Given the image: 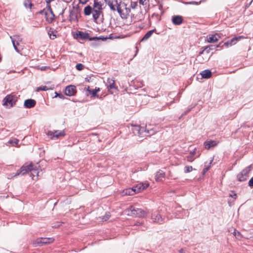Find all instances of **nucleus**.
<instances>
[{
  "instance_id": "obj_1",
  "label": "nucleus",
  "mask_w": 253,
  "mask_h": 253,
  "mask_svg": "<svg viewBox=\"0 0 253 253\" xmlns=\"http://www.w3.org/2000/svg\"><path fill=\"white\" fill-rule=\"evenodd\" d=\"M124 212L128 216L138 217H144L147 214L146 211L140 208H136L133 206H131L125 210Z\"/></svg>"
},
{
  "instance_id": "obj_2",
  "label": "nucleus",
  "mask_w": 253,
  "mask_h": 253,
  "mask_svg": "<svg viewBox=\"0 0 253 253\" xmlns=\"http://www.w3.org/2000/svg\"><path fill=\"white\" fill-rule=\"evenodd\" d=\"M132 131L134 135H137L141 137H143L145 136L144 133L146 134L148 133V131H146L145 128L141 127L139 125L132 126Z\"/></svg>"
},
{
  "instance_id": "obj_3",
  "label": "nucleus",
  "mask_w": 253,
  "mask_h": 253,
  "mask_svg": "<svg viewBox=\"0 0 253 253\" xmlns=\"http://www.w3.org/2000/svg\"><path fill=\"white\" fill-rule=\"evenodd\" d=\"M251 170V166L246 167L243 169L237 175V178L239 181H244L247 179L249 176V173Z\"/></svg>"
},
{
  "instance_id": "obj_4",
  "label": "nucleus",
  "mask_w": 253,
  "mask_h": 253,
  "mask_svg": "<svg viewBox=\"0 0 253 253\" xmlns=\"http://www.w3.org/2000/svg\"><path fill=\"white\" fill-rule=\"evenodd\" d=\"M54 239L53 238H38L33 243L35 247L42 246L43 245L50 244L53 242Z\"/></svg>"
},
{
  "instance_id": "obj_5",
  "label": "nucleus",
  "mask_w": 253,
  "mask_h": 253,
  "mask_svg": "<svg viewBox=\"0 0 253 253\" xmlns=\"http://www.w3.org/2000/svg\"><path fill=\"white\" fill-rule=\"evenodd\" d=\"M149 185V183H139L131 188L132 190L133 194L134 195L140 192L141 190H143L147 188Z\"/></svg>"
},
{
  "instance_id": "obj_6",
  "label": "nucleus",
  "mask_w": 253,
  "mask_h": 253,
  "mask_svg": "<svg viewBox=\"0 0 253 253\" xmlns=\"http://www.w3.org/2000/svg\"><path fill=\"white\" fill-rule=\"evenodd\" d=\"M14 96L12 95H6L3 99V105L4 106H9V107L13 106L15 103L16 100H14Z\"/></svg>"
},
{
  "instance_id": "obj_7",
  "label": "nucleus",
  "mask_w": 253,
  "mask_h": 253,
  "mask_svg": "<svg viewBox=\"0 0 253 253\" xmlns=\"http://www.w3.org/2000/svg\"><path fill=\"white\" fill-rule=\"evenodd\" d=\"M107 88L108 91L111 94L116 93L118 90V87L115 84V81L113 79H108V80Z\"/></svg>"
},
{
  "instance_id": "obj_8",
  "label": "nucleus",
  "mask_w": 253,
  "mask_h": 253,
  "mask_svg": "<svg viewBox=\"0 0 253 253\" xmlns=\"http://www.w3.org/2000/svg\"><path fill=\"white\" fill-rule=\"evenodd\" d=\"M74 38L76 39H80L82 40H86L91 39L89 34L86 32H84L81 31H78L76 34L74 35Z\"/></svg>"
},
{
  "instance_id": "obj_9",
  "label": "nucleus",
  "mask_w": 253,
  "mask_h": 253,
  "mask_svg": "<svg viewBox=\"0 0 253 253\" xmlns=\"http://www.w3.org/2000/svg\"><path fill=\"white\" fill-rule=\"evenodd\" d=\"M46 8L49 12H47L45 13V18L47 22L51 23L54 20L55 15L53 13L50 5L46 6Z\"/></svg>"
},
{
  "instance_id": "obj_10",
  "label": "nucleus",
  "mask_w": 253,
  "mask_h": 253,
  "mask_svg": "<svg viewBox=\"0 0 253 253\" xmlns=\"http://www.w3.org/2000/svg\"><path fill=\"white\" fill-rule=\"evenodd\" d=\"M93 12L92 16L94 21H96L99 17L101 14H103L102 6H96L94 5H93Z\"/></svg>"
},
{
  "instance_id": "obj_11",
  "label": "nucleus",
  "mask_w": 253,
  "mask_h": 253,
  "mask_svg": "<svg viewBox=\"0 0 253 253\" xmlns=\"http://www.w3.org/2000/svg\"><path fill=\"white\" fill-rule=\"evenodd\" d=\"M33 167V165L31 163L29 165H23L20 169L17 170L15 175H18L20 174H22V175H24L27 172L30 171V170L32 169V167Z\"/></svg>"
},
{
  "instance_id": "obj_12",
  "label": "nucleus",
  "mask_w": 253,
  "mask_h": 253,
  "mask_svg": "<svg viewBox=\"0 0 253 253\" xmlns=\"http://www.w3.org/2000/svg\"><path fill=\"white\" fill-rule=\"evenodd\" d=\"M77 93L76 86L74 85H69L65 88V94L67 96H74Z\"/></svg>"
},
{
  "instance_id": "obj_13",
  "label": "nucleus",
  "mask_w": 253,
  "mask_h": 253,
  "mask_svg": "<svg viewBox=\"0 0 253 253\" xmlns=\"http://www.w3.org/2000/svg\"><path fill=\"white\" fill-rule=\"evenodd\" d=\"M151 219L154 222H157L160 224L164 222L165 219L159 214L158 211H155L152 213Z\"/></svg>"
},
{
  "instance_id": "obj_14",
  "label": "nucleus",
  "mask_w": 253,
  "mask_h": 253,
  "mask_svg": "<svg viewBox=\"0 0 253 253\" xmlns=\"http://www.w3.org/2000/svg\"><path fill=\"white\" fill-rule=\"evenodd\" d=\"M245 37L242 36L235 37L232 39L231 40L225 42L224 43V45L227 47H228L229 46H231L236 44V43L241 39H243Z\"/></svg>"
},
{
  "instance_id": "obj_15",
  "label": "nucleus",
  "mask_w": 253,
  "mask_h": 253,
  "mask_svg": "<svg viewBox=\"0 0 253 253\" xmlns=\"http://www.w3.org/2000/svg\"><path fill=\"white\" fill-rule=\"evenodd\" d=\"M48 135L50 136L51 139L54 138H59L60 136H63L65 135L64 130H55L54 131H48Z\"/></svg>"
},
{
  "instance_id": "obj_16",
  "label": "nucleus",
  "mask_w": 253,
  "mask_h": 253,
  "mask_svg": "<svg viewBox=\"0 0 253 253\" xmlns=\"http://www.w3.org/2000/svg\"><path fill=\"white\" fill-rule=\"evenodd\" d=\"M36 101L33 99H28L25 100L24 103V106L26 108H32L35 106Z\"/></svg>"
},
{
  "instance_id": "obj_17",
  "label": "nucleus",
  "mask_w": 253,
  "mask_h": 253,
  "mask_svg": "<svg viewBox=\"0 0 253 253\" xmlns=\"http://www.w3.org/2000/svg\"><path fill=\"white\" fill-rule=\"evenodd\" d=\"M156 31V29H153L150 30L148 31L145 35L143 36V37L140 40V42H144L145 41H147L148 39H149L152 35L153 34V33Z\"/></svg>"
},
{
  "instance_id": "obj_18",
  "label": "nucleus",
  "mask_w": 253,
  "mask_h": 253,
  "mask_svg": "<svg viewBox=\"0 0 253 253\" xmlns=\"http://www.w3.org/2000/svg\"><path fill=\"white\" fill-rule=\"evenodd\" d=\"M165 172L162 170H159L155 175V179L157 181H160L162 180V179L164 178Z\"/></svg>"
},
{
  "instance_id": "obj_19",
  "label": "nucleus",
  "mask_w": 253,
  "mask_h": 253,
  "mask_svg": "<svg viewBox=\"0 0 253 253\" xmlns=\"http://www.w3.org/2000/svg\"><path fill=\"white\" fill-rule=\"evenodd\" d=\"M220 38V36L218 34H215L214 35L210 36L208 39V41L209 42L213 43L217 42Z\"/></svg>"
},
{
  "instance_id": "obj_20",
  "label": "nucleus",
  "mask_w": 253,
  "mask_h": 253,
  "mask_svg": "<svg viewBox=\"0 0 253 253\" xmlns=\"http://www.w3.org/2000/svg\"><path fill=\"white\" fill-rule=\"evenodd\" d=\"M115 4H116V10L118 11L119 14H120V16H122L123 15V10L121 8V4L122 1H120V2H118V0H115Z\"/></svg>"
},
{
  "instance_id": "obj_21",
  "label": "nucleus",
  "mask_w": 253,
  "mask_h": 253,
  "mask_svg": "<svg viewBox=\"0 0 253 253\" xmlns=\"http://www.w3.org/2000/svg\"><path fill=\"white\" fill-rule=\"evenodd\" d=\"M69 20L72 21H78L77 14L73 10L70 11Z\"/></svg>"
},
{
  "instance_id": "obj_22",
  "label": "nucleus",
  "mask_w": 253,
  "mask_h": 253,
  "mask_svg": "<svg viewBox=\"0 0 253 253\" xmlns=\"http://www.w3.org/2000/svg\"><path fill=\"white\" fill-rule=\"evenodd\" d=\"M217 143L215 141L211 140L209 141H206L204 143L205 147L206 149H209L211 147L215 146L217 145Z\"/></svg>"
},
{
  "instance_id": "obj_23",
  "label": "nucleus",
  "mask_w": 253,
  "mask_h": 253,
  "mask_svg": "<svg viewBox=\"0 0 253 253\" xmlns=\"http://www.w3.org/2000/svg\"><path fill=\"white\" fill-rule=\"evenodd\" d=\"M122 4L125 7V12H123V15L121 16V17L123 19H126L127 18L129 13L130 12V9L126 7V4L125 2H123Z\"/></svg>"
},
{
  "instance_id": "obj_24",
  "label": "nucleus",
  "mask_w": 253,
  "mask_h": 253,
  "mask_svg": "<svg viewBox=\"0 0 253 253\" xmlns=\"http://www.w3.org/2000/svg\"><path fill=\"white\" fill-rule=\"evenodd\" d=\"M93 7H91L89 5L85 6L84 10V14L85 16L90 15L93 12Z\"/></svg>"
},
{
  "instance_id": "obj_25",
  "label": "nucleus",
  "mask_w": 253,
  "mask_h": 253,
  "mask_svg": "<svg viewBox=\"0 0 253 253\" xmlns=\"http://www.w3.org/2000/svg\"><path fill=\"white\" fill-rule=\"evenodd\" d=\"M106 2L112 11H116V4L115 0H108V1H106Z\"/></svg>"
},
{
  "instance_id": "obj_26",
  "label": "nucleus",
  "mask_w": 253,
  "mask_h": 253,
  "mask_svg": "<svg viewBox=\"0 0 253 253\" xmlns=\"http://www.w3.org/2000/svg\"><path fill=\"white\" fill-rule=\"evenodd\" d=\"M202 77L205 79H209L211 76V72L209 70H205L201 73Z\"/></svg>"
},
{
  "instance_id": "obj_27",
  "label": "nucleus",
  "mask_w": 253,
  "mask_h": 253,
  "mask_svg": "<svg viewBox=\"0 0 253 253\" xmlns=\"http://www.w3.org/2000/svg\"><path fill=\"white\" fill-rule=\"evenodd\" d=\"M54 32L57 33V32L56 31H53L51 28H49V30H47L48 34L51 40H54L56 38V35L54 34Z\"/></svg>"
},
{
  "instance_id": "obj_28",
  "label": "nucleus",
  "mask_w": 253,
  "mask_h": 253,
  "mask_svg": "<svg viewBox=\"0 0 253 253\" xmlns=\"http://www.w3.org/2000/svg\"><path fill=\"white\" fill-rule=\"evenodd\" d=\"M11 41H13L17 42V44H19V42H21L22 40V39L19 35H14L13 36H10V37Z\"/></svg>"
},
{
  "instance_id": "obj_29",
  "label": "nucleus",
  "mask_w": 253,
  "mask_h": 253,
  "mask_svg": "<svg viewBox=\"0 0 253 253\" xmlns=\"http://www.w3.org/2000/svg\"><path fill=\"white\" fill-rule=\"evenodd\" d=\"M182 16L179 15L175 16V25H180L183 22Z\"/></svg>"
},
{
  "instance_id": "obj_30",
  "label": "nucleus",
  "mask_w": 253,
  "mask_h": 253,
  "mask_svg": "<svg viewBox=\"0 0 253 253\" xmlns=\"http://www.w3.org/2000/svg\"><path fill=\"white\" fill-rule=\"evenodd\" d=\"M24 5L25 7L31 9L33 6V4L32 3L31 0H24Z\"/></svg>"
},
{
  "instance_id": "obj_31",
  "label": "nucleus",
  "mask_w": 253,
  "mask_h": 253,
  "mask_svg": "<svg viewBox=\"0 0 253 253\" xmlns=\"http://www.w3.org/2000/svg\"><path fill=\"white\" fill-rule=\"evenodd\" d=\"M107 39V37H104V36H100V37H91V39H89L90 41H97L99 40H101L102 41H105Z\"/></svg>"
},
{
  "instance_id": "obj_32",
  "label": "nucleus",
  "mask_w": 253,
  "mask_h": 253,
  "mask_svg": "<svg viewBox=\"0 0 253 253\" xmlns=\"http://www.w3.org/2000/svg\"><path fill=\"white\" fill-rule=\"evenodd\" d=\"M36 167L35 168L34 166L32 167V169L31 170H30V172H31V176L32 177V178L34 179V177L36 175H38L39 172L37 171V169H36Z\"/></svg>"
},
{
  "instance_id": "obj_33",
  "label": "nucleus",
  "mask_w": 253,
  "mask_h": 253,
  "mask_svg": "<svg viewBox=\"0 0 253 253\" xmlns=\"http://www.w3.org/2000/svg\"><path fill=\"white\" fill-rule=\"evenodd\" d=\"M111 216V214L110 212H106L105 214L102 216V219L103 221H107Z\"/></svg>"
},
{
  "instance_id": "obj_34",
  "label": "nucleus",
  "mask_w": 253,
  "mask_h": 253,
  "mask_svg": "<svg viewBox=\"0 0 253 253\" xmlns=\"http://www.w3.org/2000/svg\"><path fill=\"white\" fill-rule=\"evenodd\" d=\"M55 96H54V97H58L59 98H61V99H67V98H66L64 95L62 94L61 93H58L57 92H55Z\"/></svg>"
},
{
  "instance_id": "obj_35",
  "label": "nucleus",
  "mask_w": 253,
  "mask_h": 253,
  "mask_svg": "<svg viewBox=\"0 0 253 253\" xmlns=\"http://www.w3.org/2000/svg\"><path fill=\"white\" fill-rule=\"evenodd\" d=\"M48 89H49V88L46 86H39V87H37L36 89V91H40L41 90L46 91Z\"/></svg>"
},
{
  "instance_id": "obj_36",
  "label": "nucleus",
  "mask_w": 253,
  "mask_h": 253,
  "mask_svg": "<svg viewBox=\"0 0 253 253\" xmlns=\"http://www.w3.org/2000/svg\"><path fill=\"white\" fill-rule=\"evenodd\" d=\"M124 192H125V194L127 195H133L132 190H131L130 188L126 189Z\"/></svg>"
},
{
  "instance_id": "obj_37",
  "label": "nucleus",
  "mask_w": 253,
  "mask_h": 253,
  "mask_svg": "<svg viewBox=\"0 0 253 253\" xmlns=\"http://www.w3.org/2000/svg\"><path fill=\"white\" fill-rule=\"evenodd\" d=\"M193 170V168L192 166H185L184 168V172L185 173H188L191 172Z\"/></svg>"
},
{
  "instance_id": "obj_38",
  "label": "nucleus",
  "mask_w": 253,
  "mask_h": 253,
  "mask_svg": "<svg viewBox=\"0 0 253 253\" xmlns=\"http://www.w3.org/2000/svg\"><path fill=\"white\" fill-rule=\"evenodd\" d=\"M84 65H83L81 63H78L76 66V69L78 71L82 70L84 68Z\"/></svg>"
},
{
  "instance_id": "obj_39",
  "label": "nucleus",
  "mask_w": 253,
  "mask_h": 253,
  "mask_svg": "<svg viewBox=\"0 0 253 253\" xmlns=\"http://www.w3.org/2000/svg\"><path fill=\"white\" fill-rule=\"evenodd\" d=\"M89 93L90 94H91V97H98V95L97 94H96L95 93V91H94V89H91L89 92Z\"/></svg>"
},
{
  "instance_id": "obj_40",
  "label": "nucleus",
  "mask_w": 253,
  "mask_h": 253,
  "mask_svg": "<svg viewBox=\"0 0 253 253\" xmlns=\"http://www.w3.org/2000/svg\"><path fill=\"white\" fill-rule=\"evenodd\" d=\"M12 41V44H13V46L14 48V49L18 52H20V50L17 47V45L18 44H17V42L13 41Z\"/></svg>"
},
{
  "instance_id": "obj_41",
  "label": "nucleus",
  "mask_w": 253,
  "mask_h": 253,
  "mask_svg": "<svg viewBox=\"0 0 253 253\" xmlns=\"http://www.w3.org/2000/svg\"><path fill=\"white\" fill-rule=\"evenodd\" d=\"M195 158H194V156L189 155L187 157V161L189 162H192L194 160Z\"/></svg>"
},
{
  "instance_id": "obj_42",
  "label": "nucleus",
  "mask_w": 253,
  "mask_h": 253,
  "mask_svg": "<svg viewBox=\"0 0 253 253\" xmlns=\"http://www.w3.org/2000/svg\"><path fill=\"white\" fill-rule=\"evenodd\" d=\"M137 5V2H132V1L131 2L130 7L132 9L135 8Z\"/></svg>"
},
{
  "instance_id": "obj_43",
  "label": "nucleus",
  "mask_w": 253,
  "mask_h": 253,
  "mask_svg": "<svg viewBox=\"0 0 253 253\" xmlns=\"http://www.w3.org/2000/svg\"><path fill=\"white\" fill-rule=\"evenodd\" d=\"M248 184L251 187H253V177L249 180Z\"/></svg>"
},
{
  "instance_id": "obj_44",
  "label": "nucleus",
  "mask_w": 253,
  "mask_h": 253,
  "mask_svg": "<svg viewBox=\"0 0 253 253\" xmlns=\"http://www.w3.org/2000/svg\"><path fill=\"white\" fill-rule=\"evenodd\" d=\"M234 235L237 238L241 236V233L239 232H236V231H234Z\"/></svg>"
},
{
  "instance_id": "obj_45",
  "label": "nucleus",
  "mask_w": 253,
  "mask_h": 253,
  "mask_svg": "<svg viewBox=\"0 0 253 253\" xmlns=\"http://www.w3.org/2000/svg\"><path fill=\"white\" fill-rule=\"evenodd\" d=\"M47 12V11H46V10L45 9H43L40 11L39 12V13L40 14H44V15H45V13H46Z\"/></svg>"
},
{
  "instance_id": "obj_46",
  "label": "nucleus",
  "mask_w": 253,
  "mask_h": 253,
  "mask_svg": "<svg viewBox=\"0 0 253 253\" xmlns=\"http://www.w3.org/2000/svg\"><path fill=\"white\" fill-rule=\"evenodd\" d=\"M142 222H140L139 221H136L134 224V226H139V225H141L142 224Z\"/></svg>"
},
{
  "instance_id": "obj_47",
  "label": "nucleus",
  "mask_w": 253,
  "mask_h": 253,
  "mask_svg": "<svg viewBox=\"0 0 253 253\" xmlns=\"http://www.w3.org/2000/svg\"><path fill=\"white\" fill-rule=\"evenodd\" d=\"M90 79H91V77H90L87 76L85 78V82L89 83V82H90Z\"/></svg>"
},
{
  "instance_id": "obj_48",
  "label": "nucleus",
  "mask_w": 253,
  "mask_h": 253,
  "mask_svg": "<svg viewBox=\"0 0 253 253\" xmlns=\"http://www.w3.org/2000/svg\"><path fill=\"white\" fill-rule=\"evenodd\" d=\"M196 149H195L193 151L190 152V155L194 156L196 154Z\"/></svg>"
},
{
  "instance_id": "obj_49",
  "label": "nucleus",
  "mask_w": 253,
  "mask_h": 253,
  "mask_svg": "<svg viewBox=\"0 0 253 253\" xmlns=\"http://www.w3.org/2000/svg\"><path fill=\"white\" fill-rule=\"evenodd\" d=\"M49 68L47 66H42L41 68V70L42 71H44V70H45L46 69Z\"/></svg>"
},
{
  "instance_id": "obj_50",
  "label": "nucleus",
  "mask_w": 253,
  "mask_h": 253,
  "mask_svg": "<svg viewBox=\"0 0 253 253\" xmlns=\"http://www.w3.org/2000/svg\"><path fill=\"white\" fill-rule=\"evenodd\" d=\"M100 89L99 87H98V88L96 87L95 89H94V91H95L96 94H97V92L100 91Z\"/></svg>"
},
{
  "instance_id": "obj_51",
  "label": "nucleus",
  "mask_w": 253,
  "mask_h": 253,
  "mask_svg": "<svg viewBox=\"0 0 253 253\" xmlns=\"http://www.w3.org/2000/svg\"><path fill=\"white\" fill-rule=\"evenodd\" d=\"M146 0H139V1L140 4H142V5H144V1H145Z\"/></svg>"
},
{
  "instance_id": "obj_52",
  "label": "nucleus",
  "mask_w": 253,
  "mask_h": 253,
  "mask_svg": "<svg viewBox=\"0 0 253 253\" xmlns=\"http://www.w3.org/2000/svg\"><path fill=\"white\" fill-rule=\"evenodd\" d=\"M84 89H86V90L88 92L91 90L89 86H88L87 88L85 87Z\"/></svg>"
},
{
  "instance_id": "obj_53",
  "label": "nucleus",
  "mask_w": 253,
  "mask_h": 253,
  "mask_svg": "<svg viewBox=\"0 0 253 253\" xmlns=\"http://www.w3.org/2000/svg\"><path fill=\"white\" fill-rule=\"evenodd\" d=\"M88 0H84V1H82L81 0H80V2H81L82 4H84L86 3Z\"/></svg>"
},
{
  "instance_id": "obj_54",
  "label": "nucleus",
  "mask_w": 253,
  "mask_h": 253,
  "mask_svg": "<svg viewBox=\"0 0 253 253\" xmlns=\"http://www.w3.org/2000/svg\"><path fill=\"white\" fill-rule=\"evenodd\" d=\"M171 22L173 24H174V15L171 17Z\"/></svg>"
},
{
  "instance_id": "obj_55",
  "label": "nucleus",
  "mask_w": 253,
  "mask_h": 253,
  "mask_svg": "<svg viewBox=\"0 0 253 253\" xmlns=\"http://www.w3.org/2000/svg\"><path fill=\"white\" fill-rule=\"evenodd\" d=\"M208 170V169H203V172L204 173H205L206 172H207V171Z\"/></svg>"
},
{
  "instance_id": "obj_56",
  "label": "nucleus",
  "mask_w": 253,
  "mask_h": 253,
  "mask_svg": "<svg viewBox=\"0 0 253 253\" xmlns=\"http://www.w3.org/2000/svg\"><path fill=\"white\" fill-rule=\"evenodd\" d=\"M65 9H63L62 11V12L60 13V15H62L63 13L64 12Z\"/></svg>"
},
{
  "instance_id": "obj_57",
  "label": "nucleus",
  "mask_w": 253,
  "mask_h": 253,
  "mask_svg": "<svg viewBox=\"0 0 253 253\" xmlns=\"http://www.w3.org/2000/svg\"><path fill=\"white\" fill-rule=\"evenodd\" d=\"M136 53H135V54L134 55V56H136V53H137L138 50V48H137V47H136Z\"/></svg>"
},
{
  "instance_id": "obj_58",
  "label": "nucleus",
  "mask_w": 253,
  "mask_h": 253,
  "mask_svg": "<svg viewBox=\"0 0 253 253\" xmlns=\"http://www.w3.org/2000/svg\"><path fill=\"white\" fill-rule=\"evenodd\" d=\"M179 252L180 253H182L183 252V249H181V250H180L179 251Z\"/></svg>"
},
{
  "instance_id": "obj_59",
  "label": "nucleus",
  "mask_w": 253,
  "mask_h": 253,
  "mask_svg": "<svg viewBox=\"0 0 253 253\" xmlns=\"http://www.w3.org/2000/svg\"><path fill=\"white\" fill-rule=\"evenodd\" d=\"M233 197L236 198V194H234V195H233Z\"/></svg>"
},
{
  "instance_id": "obj_60",
  "label": "nucleus",
  "mask_w": 253,
  "mask_h": 253,
  "mask_svg": "<svg viewBox=\"0 0 253 253\" xmlns=\"http://www.w3.org/2000/svg\"><path fill=\"white\" fill-rule=\"evenodd\" d=\"M204 51L200 52V54H202L203 53Z\"/></svg>"
}]
</instances>
